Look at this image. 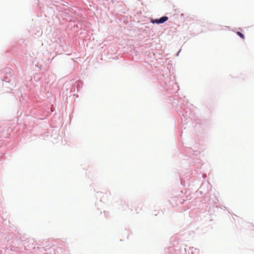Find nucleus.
<instances>
[{"mask_svg":"<svg viewBox=\"0 0 254 254\" xmlns=\"http://www.w3.org/2000/svg\"><path fill=\"white\" fill-rule=\"evenodd\" d=\"M168 19V17L163 16L159 19H156L152 21L153 23H156L157 24L163 23L166 21Z\"/></svg>","mask_w":254,"mask_h":254,"instance_id":"1","label":"nucleus"},{"mask_svg":"<svg viewBox=\"0 0 254 254\" xmlns=\"http://www.w3.org/2000/svg\"><path fill=\"white\" fill-rule=\"evenodd\" d=\"M237 34L242 39H245V36L244 35V34H243L242 33H241L240 32H237Z\"/></svg>","mask_w":254,"mask_h":254,"instance_id":"2","label":"nucleus"}]
</instances>
